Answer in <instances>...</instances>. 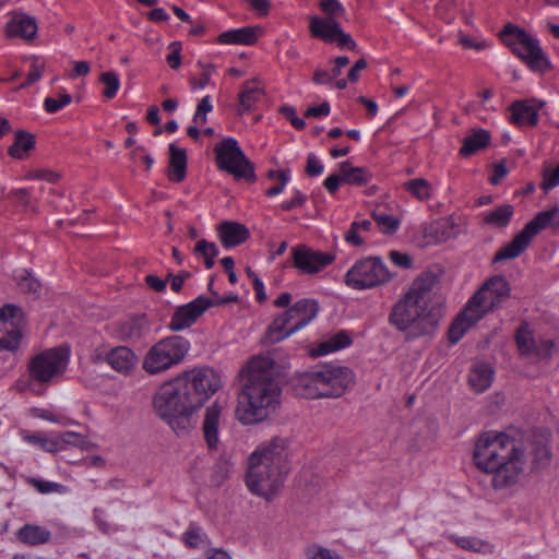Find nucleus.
I'll list each match as a JSON object with an SVG mask.
<instances>
[{
    "instance_id": "nucleus-58",
    "label": "nucleus",
    "mask_w": 559,
    "mask_h": 559,
    "mask_svg": "<svg viewBox=\"0 0 559 559\" xmlns=\"http://www.w3.org/2000/svg\"><path fill=\"white\" fill-rule=\"evenodd\" d=\"M280 112L287 118L292 126L296 128L297 130H302L306 127V122L304 119L298 118L296 115V109L293 106H282L280 108Z\"/></svg>"
},
{
    "instance_id": "nucleus-46",
    "label": "nucleus",
    "mask_w": 559,
    "mask_h": 559,
    "mask_svg": "<svg viewBox=\"0 0 559 559\" xmlns=\"http://www.w3.org/2000/svg\"><path fill=\"white\" fill-rule=\"evenodd\" d=\"M24 440L29 443L37 444L43 450L50 453H56L62 450V447H60V440L58 438H47L40 435H26Z\"/></svg>"
},
{
    "instance_id": "nucleus-64",
    "label": "nucleus",
    "mask_w": 559,
    "mask_h": 559,
    "mask_svg": "<svg viewBox=\"0 0 559 559\" xmlns=\"http://www.w3.org/2000/svg\"><path fill=\"white\" fill-rule=\"evenodd\" d=\"M145 284L156 293H164L167 286V277L165 280L159 278L154 274H148L144 278Z\"/></svg>"
},
{
    "instance_id": "nucleus-8",
    "label": "nucleus",
    "mask_w": 559,
    "mask_h": 559,
    "mask_svg": "<svg viewBox=\"0 0 559 559\" xmlns=\"http://www.w3.org/2000/svg\"><path fill=\"white\" fill-rule=\"evenodd\" d=\"M499 36L503 44L523 60L533 72L545 73L552 68L538 39L532 37L523 28L508 23L503 26Z\"/></svg>"
},
{
    "instance_id": "nucleus-55",
    "label": "nucleus",
    "mask_w": 559,
    "mask_h": 559,
    "mask_svg": "<svg viewBox=\"0 0 559 559\" xmlns=\"http://www.w3.org/2000/svg\"><path fill=\"white\" fill-rule=\"evenodd\" d=\"M60 447L63 448V444L76 447L80 449H86L87 448V441L84 437H82L80 433L73 432V431H66L63 432L60 438Z\"/></svg>"
},
{
    "instance_id": "nucleus-34",
    "label": "nucleus",
    "mask_w": 559,
    "mask_h": 559,
    "mask_svg": "<svg viewBox=\"0 0 559 559\" xmlns=\"http://www.w3.org/2000/svg\"><path fill=\"white\" fill-rule=\"evenodd\" d=\"M340 173L344 183L365 186L371 181L372 175L365 167H354L348 160L341 163Z\"/></svg>"
},
{
    "instance_id": "nucleus-63",
    "label": "nucleus",
    "mask_w": 559,
    "mask_h": 559,
    "mask_svg": "<svg viewBox=\"0 0 559 559\" xmlns=\"http://www.w3.org/2000/svg\"><path fill=\"white\" fill-rule=\"evenodd\" d=\"M390 259L395 265L403 269H409L413 265V259L407 253H402L400 251H391Z\"/></svg>"
},
{
    "instance_id": "nucleus-40",
    "label": "nucleus",
    "mask_w": 559,
    "mask_h": 559,
    "mask_svg": "<svg viewBox=\"0 0 559 559\" xmlns=\"http://www.w3.org/2000/svg\"><path fill=\"white\" fill-rule=\"evenodd\" d=\"M453 227L452 221L449 217H443L431 223L426 229V234L433 238L436 242H444L453 237Z\"/></svg>"
},
{
    "instance_id": "nucleus-53",
    "label": "nucleus",
    "mask_w": 559,
    "mask_h": 559,
    "mask_svg": "<svg viewBox=\"0 0 559 559\" xmlns=\"http://www.w3.org/2000/svg\"><path fill=\"white\" fill-rule=\"evenodd\" d=\"M44 67H45L44 63L38 64L37 58H34V61L31 64V70L27 74V78H25V81L22 84H20L17 87H15L14 91L15 92L21 91V90L32 85L36 81H38L43 75Z\"/></svg>"
},
{
    "instance_id": "nucleus-50",
    "label": "nucleus",
    "mask_w": 559,
    "mask_h": 559,
    "mask_svg": "<svg viewBox=\"0 0 559 559\" xmlns=\"http://www.w3.org/2000/svg\"><path fill=\"white\" fill-rule=\"evenodd\" d=\"M213 110L211 98L209 95L202 97L197 105L195 114L192 121L195 124H204L207 121V114Z\"/></svg>"
},
{
    "instance_id": "nucleus-10",
    "label": "nucleus",
    "mask_w": 559,
    "mask_h": 559,
    "mask_svg": "<svg viewBox=\"0 0 559 559\" xmlns=\"http://www.w3.org/2000/svg\"><path fill=\"white\" fill-rule=\"evenodd\" d=\"M214 153L217 167L234 176L236 180H257L254 164L245 155L236 139H223L215 144Z\"/></svg>"
},
{
    "instance_id": "nucleus-26",
    "label": "nucleus",
    "mask_w": 559,
    "mask_h": 559,
    "mask_svg": "<svg viewBox=\"0 0 559 559\" xmlns=\"http://www.w3.org/2000/svg\"><path fill=\"white\" fill-rule=\"evenodd\" d=\"M263 29L260 26H246L223 32L217 43L223 45H254Z\"/></svg>"
},
{
    "instance_id": "nucleus-43",
    "label": "nucleus",
    "mask_w": 559,
    "mask_h": 559,
    "mask_svg": "<svg viewBox=\"0 0 559 559\" xmlns=\"http://www.w3.org/2000/svg\"><path fill=\"white\" fill-rule=\"evenodd\" d=\"M404 189L420 201H427L431 197V185L424 178H416L405 182Z\"/></svg>"
},
{
    "instance_id": "nucleus-18",
    "label": "nucleus",
    "mask_w": 559,
    "mask_h": 559,
    "mask_svg": "<svg viewBox=\"0 0 559 559\" xmlns=\"http://www.w3.org/2000/svg\"><path fill=\"white\" fill-rule=\"evenodd\" d=\"M292 255L294 266L306 274L320 272L335 259L332 253L317 251L306 245L294 247L292 249Z\"/></svg>"
},
{
    "instance_id": "nucleus-38",
    "label": "nucleus",
    "mask_w": 559,
    "mask_h": 559,
    "mask_svg": "<svg viewBox=\"0 0 559 559\" xmlns=\"http://www.w3.org/2000/svg\"><path fill=\"white\" fill-rule=\"evenodd\" d=\"M258 82L257 79H252L246 81L239 93V114H243L245 111H250L253 105L260 99V96L263 94L262 90L254 86Z\"/></svg>"
},
{
    "instance_id": "nucleus-1",
    "label": "nucleus",
    "mask_w": 559,
    "mask_h": 559,
    "mask_svg": "<svg viewBox=\"0 0 559 559\" xmlns=\"http://www.w3.org/2000/svg\"><path fill=\"white\" fill-rule=\"evenodd\" d=\"M439 284V276L426 271L414 280L411 288L393 305L389 323L405 334L407 342L419 337H431L438 326L443 311L441 304L429 305L433 288Z\"/></svg>"
},
{
    "instance_id": "nucleus-48",
    "label": "nucleus",
    "mask_w": 559,
    "mask_h": 559,
    "mask_svg": "<svg viewBox=\"0 0 559 559\" xmlns=\"http://www.w3.org/2000/svg\"><path fill=\"white\" fill-rule=\"evenodd\" d=\"M319 7L326 15L325 19L336 20L345 14V9L338 0H321Z\"/></svg>"
},
{
    "instance_id": "nucleus-35",
    "label": "nucleus",
    "mask_w": 559,
    "mask_h": 559,
    "mask_svg": "<svg viewBox=\"0 0 559 559\" xmlns=\"http://www.w3.org/2000/svg\"><path fill=\"white\" fill-rule=\"evenodd\" d=\"M50 531L39 525L25 524L17 531V538L31 546L45 544L50 540Z\"/></svg>"
},
{
    "instance_id": "nucleus-16",
    "label": "nucleus",
    "mask_w": 559,
    "mask_h": 559,
    "mask_svg": "<svg viewBox=\"0 0 559 559\" xmlns=\"http://www.w3.org/2000/svg\"><path fill=\"white\" fill-rule=\"evenodd\" d=\"M309 29L311 36L319 38L325 43H336L341 48L355 50L357 45L353 37L343 32L337 20L322 19L320 16H311Z\"/></svg>"
},
{
    "instance_id": "nucleus-54",
    "label": "nucleus",
    "mask_w": 559,
    "mask_h": 559,
    "mask_svg": "<svg viewBox=\"0 0 559 559\" xmlns=\"http://www.w3.org/2000/svg\"><path fill=\"white\" fill-rule=\"evenodd\" d=\"M72 102V97L69 94H60L59 99L52 97H46L44 100V108L49 114H55L64 106Z\"/></svg>"
},
{
    "instance_id": "nucleus-15",
    "label": "nucleus",
    "mask_w": 559,
    "mask_h": 559,
    "mask_svg": "<svg viewBox=\"0 0 559 559\" xmlns=\"http://www.w3.org/2000/svg\"><path fill=\"white\" fill-rule=\"evenodd\" d=\"M25 317L21 307L7 304L0 308V350L14 352L22 338Z\"/></svg>"
},
{
    "instance_id": "nucleus-29",
    "label": "nucleus",
    "mask_w": 559,
    "mask_h": 559,
    "mask_svg": "<svg viewBox=\"0 0 559 559\" xmlns=\"http://www.w3.org/2000/svg\"><path fill=\"white\" fill-rule=\"evenodd\" d=\"M150 331V323L145 314L133 317L120 324L118 329L122 341H140Z\"/></svg>"
},
{
    "instance_id": "nucleus-52",
    "label": "nucleus",
    "mask_w": 559,
    "mask_h": 559,
    "mask_svg": "<svg viewBox=\"0 0 559 559\" xmlns=\"http://www.w3.org/2000/svg\"><path fill=\"white\" fill-rule=\"evenodd\" d=\"M168 49L170 52L166 57V62L170 69L178 70L181 66V41H171Z\"/></svg>"
},
{
    "instance_id": "nucleus-6",
    "label": "nucleus",
    "mask_w": 559,
    "mask_h": 559,
    "mask_svg": "<svg viewBox=\"0 0 559 559\" xmlns=\"http://www.w3.org/2000/svg\"><path fill=\"white\" fill-rule=\"evenodd\" d=\"M355 383L348 367L322 365L300 373L295 390L306 399L340 397Z\"/></svg>"
},
{
    "instance_id": "nucleus-9",
    "label": "nucleus",
    "mask_w": 559,
    "mask_h": 559,
    "mask_svg": "<svg viewBox=\"0 0 559 559\" xmlns=\"http://www.w3.org/2000/svg\"><path fill=\"white\" fill-rule=\"evenodd\" d=\"M190 347L189 340L183 336H166L148 348L143 358L142 368L151 376L163 373L181 364Z\"/></svg>"
},
{
    "instance_id": "nucleus-17",
    "label": "nucleus",
    "mask_w": 559,
    "mask_h": 559,
    "mask_svg": "<svg viewBox=\"0 0 559 559\" xmlns=\"http://www.w3.org/2000/svg\"><path fill=\"white\" fill-rule=\"evenodd\" d=\"M211 307H213V299L204 296H199L194 300L179 306L170 319L168 329L173 332H178L192 326Z\"/></svg>"
},
{
    "instance_id": "nucleus-22",
    "label": "nucleus",
    "mask_w": 559,
    "mask_h": 559,
    "mask_svg": "<svg viewBox=\"0 0 559 559\" xmlns=\"http://www.w3.org/2000/svg\"><path fill=\"white\" fill-rule=\"evenodd\" d=\"M549 436L548 430L533 433L532 441L530 442V454L533 455L532 471L544 469L550 464Z\"/></svg>"
},
{
    "instance_id": "nucleus-62",
    "label": "nucleus",
    "mask_w": 559,
    "mask_h": 559,
    "mask_svg": "<svg viewBox=\"0 0 559 559\" xmlns=\"http://www.w3.org/2000/svg\"><path fill=\"white\" fill-rule=\"evenodd\" d=\"M456 544L467 550L480 551L485 544L476 537H461L456 540Z\"/></svg>"
},
{
    "instance_id": "nucleus-60",
    "label": "nucleus",
    "mask_w": 559,
    "mask_h": 559,
    "mask_svg": "<svg viewBox=\"0 0 559 559\" xmlns=\"http://www.w3.org/2000/svg\"><path fill=\"white\" fill-rule=\"evenodd\" d=\"M15 199L16 202L29 209L33 212H37V209L31 203V193L27 189H15L10 194Z\"/></svg>"
},
{
    "instance_id": "nucleus-25",
    "label": "nucleus",
    "mask_w": 559,
    "mask_h": 559,
    "mask_svg": "<svg viewBox=\"0 0 559 559\" xmlns=\"http://www.w3.org/2000/svg\"><path fill=\"white\" fill-rule=\"evenodd\" d=\"M37 29L35 17L25 13H17L7 24L5 33L8 37H21L25 40H33L37 35Z\"/></svg>"
},
{
    "instance_id": "nucleus-51",
    "label": "nucleus",
    "mask_w": 559,
    "mask_h": 559,
    "mask_svg": "<svg viewBox=\"0 0 559 559\" xmlns=\"http://www.w3.org/2000/svg\"><path fill=\"white\" fill-rule=\"evenodd\" d=\"M306 557L307 559H343L332 550L318 545L307 547Z\"/></svg>"
},
{
    "instance_id": "nucleus-36",
    "label": "nucleus",
    "mask_w": 559,
    "mask_h": 559,
    "mask_svg": "<svg viewBox=\"0 0 559 559\" xmlns=\"http://www.w3.org/2000/svg\"><path fill=\"white\" fill-rule=\"evenodd\" d=\"M492 379L493 369L487 364H478L472 369L468 383L475 392L480 393L490 386Z\"/></svg>"
},
{
    "instance_id": "nucleus-3",
    "label": "nucleus",
    "mask_w": 559,
    "mask_h": 559,
    "mask_svg": "<svg viewBox=\"0 0 559 559\" xmlns=\"http://www.w3.org/2000/svg\"><path fill=\"white\" fill-rule=\"evenodd\" d=\"M473 460L483 472L492 474V486L501 489L515 484L524 469L525 451L506 433H483L474 449Z\"/></svg>"
},
{
    "instance_id": "nucleus-61",
    "label": "nucleus",
    "mask_w": 559,
    "mask_h": 559,
    "mask_svg": "<svg viewBox=\"0 0 559 559\" xmlns=\"http://www.w3.org/2000/svg\"><path fill=\"white\" fill-rule=\"evenodd\" d=\"M323 165L316 157L314 154L310 153L307 157L306 174L310 177L319 176L323 173Z\"/></svg>"
},
{
    "instance_id": "nucleus-20",
    "label": "nucleus",
    "mask_w": 559,
    "mask_h": 559,
    "mask_svg": "<svg viewBox=\"0 0 559 559\" xmlns=\"http://www.w3.org/2000/svg\"><path fill=\"white\" fill-rule=\"evenodd\" d=\"M251 455H258L259 462L288 472V440L285 438L278 436L273 437L269 442L258 448Z\"/></svg>"
},
{
    "instance_id": "nucleus-11",
    "label": "nucleus",
    "mask_w": 559,
    "mask_h": 559,
    "mask_svg": "<svg viewBox=\"0 0 559 559\" xmlns=\"http://www.w3.org/2000/svg\"><path fill=\"white\" fill-rule=\"evenodd\" d=\"M286 474L285 469L259 462L258 455H250L246 484L252 493L271 500L283 486Z\"/></svg>"
},
{
    "instance_id": "nucleus-30",
    "label": "nucleus",
    "mask_w": 559,
    "mask_h": 559,
    "mask_svg": "<svg viewBox=\"0 0 559 559\" xmlns=\"http://www.w3.org/2000/svg\"><path fill=\"white\" fill-rule=\"evenodd\" d=\"M491 141L489 131L485 129H472L463 140L459 154L462 157H469L486 148Z\"/></svg>"
},
{
    "instance_id": "nucleus-12",
    "label": "nucleus",
    "mask_w": 559,
    "mask_h": 559,
    "mask_svg": "<svg viewBox=\"0 0 559 559\" xmlns=\"http://www.w3.org/2000/svg\"><path fill=\"white\" fill-rule=\"evenodd\" d=\"M177 379L199 408L222 386L219 374L206 366L183 371Z\"/></svg>"
},
{
    "instance_id": "nucleus-49",
    "label": "nucleus",
    "mask_w": 559,
    "mask_h": 559,
    "mask_svg": "<svg viewBox=\"0 0 559 559\" xmlns=\"http://www.w3.org/2000/svg\"><path fill=\"white\" fill-rule=\"evenodd\" d=\"M231 465L226 460H218L213 466L212 483L216 486H221L225 479L229 476Z\"/></svg>"
},
{
    "instance_id": "nucleus-13",
    "label": "nucleus",
    "mask_w": 559,
    "mask_h": 559,
    "mask_svg": "<svg viewBox=\"0 0 559 559\" xmlns=\"http://www.w3.org/2000/svg\"><path fill=\"white\" fill-rule=\"evenodd\" d=\"M70 358V348L59 346L46 349L28 361L27 370L31 380L45 384L52 378L64 372Z\"/></svg>"
},
{
    "instance_id": "nucleus-37",
    "label": "nucleus",
    "mask_w": 559,
    "mask_h": 559,
    "mask_svg": "<svg viewBox=\"0 0 559 559\" xmlns=\"http://www.w3.org/2000/svg\"><path fill=\"white\" fill-rule=\"evenodd\" d=\"M530 241L520 231L511 242L502 247L493 257L492 263L518 258L530 246Z\"/></svg>"
},
{
    "instance_id": "nucleus-39",
    "label": "nucleus",
    "mask_w": 559,
    "mask_h": 559,
    "mask_svg": "<svg viewBox=\"0 0 559 559\" xmlns=\"http://www.w3.org/2000/svg\"><path fill=\"white\" fill-rule=\"evenodd\" d=\"M514 213L511 204H502L484 216V223L495 228H504L509 225Z\"/></svg>"
},
{
    "instance_id": "nucleus-33",
    "label": "nucleus",
    "mask_w": 559,
    "mask_h": 559,
    "mask_svg": "<svg viewBox=\"0 0 559 559\" xmlns=\"http://www.w3.org/2000/svg\"><path fill=\"white\" fill-rule=\"evenodd\" d=\"M36 145V136L35 134L19 129L14 133V141L8 148V154L16 159H22L24 154L29 153L35 148Z\"/></svg>"
},
{
    "instance_id": "nucleus-7",
    "label": "nucleus",
    "mask_w": 559,
    "mask_h": 559,
    "mask_svg": "<svg viewBox=\"0 0 559 559\" xmlns=\"http://www.w3.org/2000/svg\"><path fill=\"white\" fill-rule=\"evenodd\" d=\"M319 312V304L311 298L300 299L276 316L263 336L264 345L276 344L305 328Z\"/></svg>"
},
{
    "instance_id": "nucleus-27",
    "label": "nucleus",
    "mask_w": 559,
    "mask_h": 559,
    "mask_svg": "<svg viewBox=\"0 0 559 559\" xmlns=\"http://www.w3.org/2000/svg\"><path fill=\"white\" fill-rule=\"evenodd\" d=\"M167 176L173 182H181L187 176V152L185 148L170 143Z\"/></svg>"
},
{
    "instance_id": "nucleus-32",
    "label": "nucleus",
    "mask_w": 559,
    "mask_h": 559,
    "mask_svg": "<svg viewBox=\"0 0 559 559\" xmlns=\"http://www.w3.org/2000/svg\"><path fill=\"white\" fill-rule=\"evenodd\" d=\"M353 343L349 333L345 330L338 331L335 334L328 336L322 341L317 349L311 352L312 356H322L332 352H336L348 347Z\"/></svg>"
},
{
    "instance_id": "nucleus-28",
    "label": "nucleus",
    "mask_w": 559,
    "mask_h": 559,
    "mask_svg": "<svg viewBox=\"0 0 559 559\" xmlns=\"http://www.w3.org/2000/svg\"><path fill=\"white\" fill-rule=\"evenodd\" d=\"M558 217L559 206L554 205L549 210L537 213L535 217L524 226L521 233L531 242L536 235H538L542 230L548 228L552 224V222Z\"/></svg>"
},
{
    "instance_id": "nucleus-24",
    "label": "nucleus",
    "mask_w": 559,
    "mask_h": 559,
    "mask_svg": "<svg viewBox=\"0 0 559 559\" xmlns=\"http://www.w3.org/2000/svg\"><path fill=\"white\" fill-rule=\"evenodd\" d=\"M218 236L225 248L237 247L250 238L249 229L240 223L226 221L217 227Z\"/></svg>"
},
{
    "instance_id": "nucleus-44",
    "label": "nucleus",
    "mask_w": 559,
    "mask_h": 559,
    "mask_svg": "<svg viewBox=\"0 0 559 559\" xmlns=\"http://www.w3.org/2000/svg\"><path fill=\"white\" fill-rule=\"evenodd\" d=\"M99 82L104 84L102 95L105 98L111 99L117 95L120 87L119 76L114 71H106L99 75Z\"/></svg>"
},
{
    "instance_id": "nucleus-14",
    "label": "nucleus",
    "mask_w": 559,
    "mask_h": 559,
    "mask_svg": "<svg viewBox=\"0 0 559 559\" xmlns=\"http://www.w3.org/2000/svg\"><path fill=\"white\" fill-rule=\"evenodd\" d=\"M382 260L370 257L357 261L346 273L345 283L354 289H367L380 286L391 280Z\"/></svg>"
},
{
    "instance_id": "nucleus-47",
    "label": "nucleus",
    "mask_w": 559,
    "mask_h": 559,
    "mask_svg": "<svg viewBox=\"0 0 559 559\" xmlns=\"http://www.w3.org/2000/svg\"><path fill=\"white\" fill-rule=\"evenodd\" d=\"M372 217L376 221V223L378 224L381 231L384 234L392 235L397 230V228L400 226L399 218H396L392 215L385 214V213H380L378 211H373Z\"/></svg>"
},
{
    "instance_id": "nucleus-57",
    "label": "nucleus",
    "mask_w": 559,
    "mask_h": 559,
    "mask_svg": "<svg viewBox=\"0 0 559 559\" xmlns=\"http://www.w3.org/2000/svg\"><path fill=\"white\" fill-rule=\"evenodd\" d=\"M214 69H215L214 64H209L206 67L205 71H203L199 78L191 76L189 79L190 87L192 90L204 88L210 83Z\"/></svg>"
},
{
    "instance_id": "nucleus-19",
    "label": "nucleus",
    "mask_w": 559,
    "mask_h": 559,
    "mask_svg": "<svg viewBox=\"0 0 559 559\" xmlns=\"http://www.w3.org/2000/svg\"><path fill=\"white\" fill-rule=\"evenodd\" d=\"M545 106L544 100L537 98L518 99L514 100L509 107L510 121L514 126L535 127L538 123V110Z\"/></svg>"
},
{
    "instance_id": "nucleus-56",
    "label": "nucleus",
    "mask_w": 559,
    "mask_h": 559,
    "mask_svg": "<svg viewBox=\"0 0 559 559\" xmlns=\"http://www.w3.org/2000/svg\"><path fill=\"white\" fill-rule=\"evenodd\" d=\"M28 483L33 487H35L40 493L62 492L64 490V486L58 483L40 480L36 478L29 479Z\"/></svg>"
},
{
    "instance_id": "nucleus-41",
    "label": "nucleus",
    "mask_w": 559,
    "mask_h": 559,
    "mask_svg": "<svg viewBox=\"0 0 559 559\" xmlns=\"http://www.w3.org/2000/svg\"><path fill=\"white\" fill-rule=\"evenodd\" d=\"M193 253L204 259V264L207 270L214 266V258L218 255L219 251L214 242L206 239H201L197 242Z\"/></svg>"
},
{
    "instance_id": "nucleus-42",
    "label": "nucleus",
    "mask_w": 559,
    "mask_h": 559,
    "mask_svg": "<svg viewBox=\"0 0 559 559\" xmlns=\"http://www.w3.org/2000/svg\"><path fill=\"white\" fill-rule=\"evenodd\" d=\"M14 280L16 281L21 292L24 294L33 295L34 297L39 296L41 285L39 281L31 274V272L24 270L20 275H15Z\"/></svg>"
},
{
    "instance_id": "nucleus-4",
    "label": "nucleus",
    "mask_w": 559,
    "mask_h": 559,
    "mask_svg": "<svg viewBox=\"0 0 559 559\" xmlns=\"http://www.w3.org/2000/svg\"><path fill=\"white\" fill-rule=\"evenodd\" d=\"M510 284L504 276L495 275L487 280L451 323L448 331L449 342L457 343L487 312L500 307L510 297Z\"/></svg>"
},
{
    "instance_id": "nucleus-31",
    "label": "nucleus",
    "mask_w": 559,
    "mask_h": 559,
    "mask_svg": "<svg viewBox=\"0 0 559 559\" xmlns=\"http://www.w3.org/2000/svg\"><path fill=\"white\" fill-rule=\"evenodd\" d=\"M219 416L221 407L216 402L206 408L202 430L210 449L217 448Z\"/></svg>"
},
{
    "instance_id": "nucleus-23",
    "label": "nucleus",
    "mask_w": 559,
    "mask_h": 559,
    "mask_svg": "<svg viewBox=\"0 0 559 559\" xmlns=\"http://www.w3.org/2000/svg\"><path fill=\"white\" fill-rule=\"evenodd\" d=\"M138 356L127 346H117L106 356L107 364L122 374H130L136 367Z\"/></svg>"
},
{
    "instance_id": "nucleus-2",
    "label": "nucleus",
    "mask_w": 559,
    "mask_h": 559,
    "mask_svg": "<svg viewBox=\"0 0 559 559\" xmlns=\"http://www.w3.org/2000/svg\"><path fill=\"white\" fill-rule=\"evenodd\" d=\"M274 360L270 357L252 358L238 395L236 416L243 425H253L275 414L280 405L281 388L274 379Z\"/></svg>"
},
{
    "instance_id": "nucleus-5",
    "label": "nucleus",
    "mask_w": 559,
    "mask_h": 559,
    "mask_svg": "<svg viewBox=\"0 0 559 559\" xmlns=\"http://www.w3.org/2000/svg\"><path fill=\"white\" fill-rule=\"evenodd\" d=\"M158 416L164 419L178 436L192 429L197 421L193 413L199 408L189 397V392L180 384V379L164 383L153 400Z\"/></svg>"
},
{
    "instance_id": "nucleus-59",
    "label": "nucleus",
    "mask_w": 559,
    "mask_h": 559,
    "mask_svg": "<svg viewBox=\"0 0 559 559\" xmlns=\"http://www.w3.org/2000/svg\"><path fill=\"white\" fill-rule=\"evenodd\" d=\"M31 179L46 180L50 183H56L60 179V175L49 169H38L28 173Z\"/></svg>"
},
{
    "instance_id": "nucleus-21",
    "label": "nucleus",
    "mask_w": 559,
    "mask_h": 559,
    "mask_svg": "<svg viewBox=\"0 0 559 559\" xmlns=\"http://www.w3.org/2000/svg\"><path fill=\"white\" fill-rule=\"evenodd\" d=\"M514 338L521 354L534 356L537 359L550 357L552 342H545L542 346H538L532 337V333L526 323H523L518 328Z\"/></svg>"
},
{
    "instance_id": "nucleus-45",
    "label": "nucleus",
    "mask_w": 559,
    "mask_h": 559,
    "mask_svg": "<svg viewBox=\"0 0 559 559\" xmlns=\"http://www.w3.org/2000/svg\"><path fill=\"white\" fill-rule=\"evenodd\" d=\"M542 178L540 188L545 193L556 188L559 185V165L554 168L551 164L544 163Z\"/></svg>"
}]
</instances>
